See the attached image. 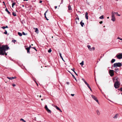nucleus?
Listing matches in <instances>:
<instances>
[{
	"instance_id": "nucleus-1",
	"label": "nucleus",
	"mask_w": 122,
	"mask_h": 122,
	"mask_svg": "<svg viewBox=\"0 0 122 122\" xmlns=\"http://www.w3.org/2000/svg\"><path fill=\"white\" fill-rule=\"evenodd\" d=\"M9 48V47L7 45H2L1 47L0 44V55H6L7 54L5 53V51L8 50Z\"/></svg>"
},
{
	"instance_id": "nucleus-2",
	"label": "nucleus",
	"mask_w": 122,
	"mask_h": 122,
	"mask_svg": "<svg viewBox=\"0 0 122 122\" xmlns=\"http://www.w3.org/2000/svg\"><path fill=\"white\" fill-rule=\"evenodd\" d=\"M118 78L117 77H115L114 78V79L116 80V81L114 84V86L116 88H117L119 86V82L117 80Z\"/></svg>"
},
{
	"instance_id": "nucleus-3",
	"label": "nucleus",
	"mask_w": 122,
	"mask_h": 122,
	"mask_svg": "<svg viewBox=\"0 0 122 122\" xmlns=\"http://www.w3.org/2000/svg\"><path fill=\"white\" fill-rule=\"evenodd\" d=\"M113 66L114 67H120L122 66V64L121 63L118 62L115 63L113 64Z\"/></svg>"
},
{
	"instance_id": "nucleus-4",
	"label": "nucleus",
	"mask_w": 122,
	"mask_h": 122,
	"mask_svg": "<svg viewBox=\"0 0 122 122\" xmlns=\"http://www.w3.org/2000/svg\"><path fill=\"white\" fill-rule=\"evenodd\" d=\"M91 97H92V98H93V99L96 101L97 103L99 104V103L98 102V101L97 99V97H95L94 96L92 95H91Z\"/></svg>"
},
{
	"instance_id": "nucleus-5",
	"label": "nucleus",
	"mask_w": 122,
	"mask_h": 122,
	"mask_svg": "<svg viewBox=\"0 0 122 122\" xmlns=\"http://www.w3.org/2000/svg\"><path fill=\"white\" fill-rule=\"evenodd\" d=\"M87 46L89 50L91 51H94L95 49V48L94 47H93L91 48V46L89 45H88Z\"/></svg>"
},
{
	"instance_id": "nucleus-6",
	"label": "nucleus",
	"mask_w": 122,
	"mask_h": 122,
	"mask_svg": "<svg viewBox=\"0 0 122 122\" xmlns=\"http://www.w3.org/2000/svg\"><path fill=\"white\" fill-rule=\"evenodd\" d=\"M114 71L113 70H110L109 71V73L110 74V76H113L114 75Z\"/></svg>"
},
{
	"instance_id": "nucleus-7",
	"label": "nucleus",
	"mask_w": 122,
	"mask_h": 122,
	"mask_svg": "<svg viewBox=\"0 0 122 122\" xmlns=\"http://www.w3.org/2000/svg\"><path fill=\"white\" fill-rule=\"evenodd\" d=\"M76 16H77V17L75 19L76 23V24H78L79 23V18L77 15H76Z\"/></svg>"
},
{
	"instance_id": "nucleus-8",
	"label": "nucleus",
	"mask_w": 122,
	"mask_h": 122,
	"mask_svg": "<svg viewBox=\"0 0 122 122\" xmlns=\"http://www.w3.org/2000/svg\"><path fill=\"white\" fill-rule=\"evenodd\" d=\"M117 57L118 59H120L122 58V53L119 54L117 56Z\"/></svg>"
},
{
	"instance_id": "nucleus-9",
	"label": "nucleus",
	"mask_w": 122,
	"mask_h": 122,
	"mask_svg": "<svg viewBox=\"0 0 122 122\" xmlns=\"http://www.w3.org/2000/svg\"><path fill=\"white\" fill-rule=\"evenodd\" d=\"M119 114H116L114 115V116L113 117V118L114 119H116L118 117Z\"/></svg>"
},
{
	"instance_id": "nucleus-10",
	"label": "nucleus",
	"mask_w": 122,
	"mask_h": 122,
	"mask_svg": "<svg viewBox=\"0 0 122 122\" xmlns=\"http://www.w3.org/2000/svg\"><path fill=\"white\" fill-rule=\"evenodd\" d=\"M112 17H115V14H118L117 12H112Z\"/></svg>"
},
{
	"instance_id": "nucleus-11",
	"label": "nucleus",
	"mask_w": 122,
	"mask_h": 122,
	"mask_svg": "<svg viewBox=\"0 0 122 122\" xmlns=\"http://www.w3.org/2000/svg\"><path fill=\"white\" fill-rule=\"evenodd\" d=\"M88 13L87 12H86L85 13V17L86 18L87 20H88Z\"/></svg>"
},
{
	"instance_id": "nucleus-12",
	"label": "nucleus",
	"mask_w": 122,
	"mask_h": 122,
	"mask_svg": "<svg viewBox=\"0 0 122 122\" xmlns=\"http://www.w3.org/2000/svg\"><path fill=\"white\" fill-rule=\"evenodd\" d=\"M7 78L9 79L10 80H12L14 79L15 78H16V77L15 76L14 77H7Z\"/></svg>"
},
{
	"instance_id": "nucleus-13",
	"label": "nucleus",
	"mask_w": 122,
	"mask_h": 122,
	"mask_svg": "<svg viewBox=\"0 0 122 122\" xmlns=\"http://www.w3.org/2000/svg\"><path fill=\"white\" fill-rule=\"evenodd\" d=\"M34 29H35V32L36 33H38L39 32V31L38 29L37 28H34Z\"/></svg>"
},
{
	"instance_id": "nucleus-14",
	"label": "nucleus",
	"mask_w": 122,
	"mask_h": 122,
	"mask_svg": "<svg viewBox=\"0 0 122 122\" xmlns=\"http://www.w3.org/2000/svg\"><path fill=\"white\" fill-rule=\"evenodd\" d=\"M82 20L80 22V24L82 26V27H83L84 26V23L82 22Z\"/></svg>"
},
{
	"instance_id": "nucleus-15",
	"label": "nucleus",
	"mask_w": 122,
	"mask_h": 122,
	"mask_svg": "<svg viewBox=\"0 0 122 122\" xmlns=\"http://www.w3.org/2000/svg\"><path fill=\"white\" fill-rule=\"evenodd\" d=\"M47 112L49 113H51V111L49 110L48 108L46 110Z\"/></svg>"
},
{
	"instance_id": "nucleus-16",
	"label": "nucleus",
	"mask_w": 122,
	"mask_h": 122,
	"mask_svg": "<svg viewBox=\"0 0 122 122\" xmlns=\"http://www.w3.org/2000/svg\"><path fill=\"white\" fill-rule=\"evenodd\" d=\"M112 18L111 20L113 21H115L116 20L115 18V17H112Z\"/></svg>"
},
{
	"instance_id": "nucleus-17",
	"label": "nucleus",
	"mask_w": 122,
	"mask_h": 122,
	"mask_svg": "<svg viewBox=\"0 0 122 122\" xmlns=\"http://www.w3.org/2000/svg\"><path fill=\"white\" fill-rule=\"evenodd\" d=\"M26 49L27 50V53H30V52L29 51L30 49L27 48H26Z\"/></svg>"
},
{
	"instance_id": "nucleus-18",
	"label": "nucleus",
	"mask_w": 122,
	"mask_h": 122,
	"mask_svg": "<svg viewBox=\"0 0 122 122\" xmlns=\"http://www.w3.org/2000/svg\"><path fill=\"white\" fill-rule=\"evenodd\" d=\"M97 114L98 115H100V112H99V110H97Z\"/></svg>"
},
{
	"instance_id": "nucleus-19",
	"label": "nucleus",
	"mask_w": 122,
	"mask_h": 122,
	"mask_svg": "<svg viewBox=\"0 0 122 122\" xmlns=\"http://www.w3.org/2000/svg\"><path fill=\"white\" fill-rule=\"evenodd\" d=\"M5 11L7 12L9 14H10V13L8 11V9L7 8H6L5 9Z\"/></svg>"
},
{
	"instance_id": "nucleus-20",
	"label": "nucleus",
	"mask_w": 122,
	"mask_h": 122,
	"mask_svg": "<svg viewBox=\"0 0 122 122\" xmlns=\"http://www.w3.org/2000/svg\"><path fill=\"white\" fill-rule=\"evenodd\" d=\"M59 55H60V57H61V59L63 60H63V58L61 56V53H60V52H59Z\"/></svg>"
},
{
	"instance_id": "nucleus-21",
	"label": "nucleus",
	"mask_w": 122,
	"mask_h": 122,
	"mask_svg": "<svg viewBox=\"0 0 122 122\" xmlns=\"http://www.w3.org/2000/svg\"><path fill=\"white\" fill-rule=\"evenodd\" d=\"M80 64L82 66L84 64V61H82L80 63Z\"/></svg>"
},
{
	"instance_id": "nucleus-22",
	"label": "nucleus",
	"mask_w": 122,
	"mask_h": 122,
	"mask_svg": "<svg viewBox=\"0 0 122 122\" xmlns=\"http://www.w3.org/2000/svg\"><path fill=\"white\" fill-rule=\"evenodd\" d=\"M115 61V59H112L111 61V62L113 63Z\"/></svg>"
},
{
	"instance_id": "nucleus-23",
	"label": "nucleus",
	"mask_w": 122,
	"mask_h": 122,
	"mask_svg": "<svg viewBox=\"0 0 122 122\" xmlns=\"http://www.w3.org/2000/svg\"><path fill=\"white\" fill-rule=\"evenodd\" d=\"M18 34L20 36H21L22 35V34L20 32H18Z\"/></svg>"
},
{
	"instance_id": "nucleus-24",
	"label": "nucleus",
	"mask_w": 122,
	"mask_h": 122,
	"mask_svg": "<svg viewBox=\"0 0 122 122\" xmlns=\"http://www.w3.org/2000/svg\"><path fill=\"white\" fill-rule=\"evenodd\" d=\"M86 84V85L87 86H88L89 85V84L87 83V82L86 81H85L84 82Z\"/></svg>"
},
{
	"instance_id": "nucleus-25",
	"label": "nucleus",
	"mask_w": 122,
	"mask_h": 122,
	"mask_svg": "<svg viewBox=\"0 0 122 122\" xmlns=\"http://www.w3.org/2000/svg\"><path fill=\"white\" fill-rule=\"evenodd\" d=\"M12 15L14 16H15L16 15V13L14 12H13Z\"/></svg>"
},
{
	"instance_id": "nucleus-26",
	"label": "nucleus",
	"mask_w": 122,
	"mask_h": 122,
	"mask_svg": "<svg viewBox=\"0 0 122 122\" xmlns=\"http://www.w3.org/2000/svg\"><path fill=\"white\" fill-rule=\"evenodd\" d=\"M15 2L13 3L12 4V7H13L15 5Z\"/></svg>"
},
{
	"instance_id": "nucleus-27",
	"label": "nucleus",
	"mask_w": 122,
	"mask_h": 122,
	"mask_svg": "<svg viewBox=\"0 0 122 122\" xmlns=\"http://www.w3.org/2000/svg\"><path fill=\"white\" fill-rule=\"evenodd\" d=\"M103 15H102L99 17V18L101 19H103Z\"/></svg>"
},
{
	"instance_id": "nucleus-28",
	"label": "nucleus",
	"mask_w": 122,
	"mask_h": 122,
	"mask_svg": "<svg viewBox=\"0 0 122 122\" xmlns=\"http://www.w3.org/2000/svg\"><path fill=\"white\" fill-rule=\"evenodd\" d=\"M68 10H71V7L70 5H69L68 6Z\"/></svg>"
},
{
	"instance_id": "nucleus-29",
	"label": "nucleus",
	"mask_w": 122,
	"mask_h": 122,
	"mask_svg": "<svg viewBox=\"0 0 122 122\" xmlns=\"http://www.w3.org/2000/svg\"><path fill=\"white\" fill-rule=\"evenodd\" d=\"M55 107L58 110H59L60 108L57 106H55Z\"/></svg>"
},
{
	"instance_id": "nucleus-30",
	"label": "nucleus",
	"mask_w": 122,
	"mask_h": 122,
	"mask_svg": "<svg viewBox=\"0 0 122 122\" xmlns=\"http://www.w3.org/2000/svg\"><path fill=\"white\" fill-rule=\"evenodd\" d=\"M51 51V49H50L48 51V52L49 53H50Z\"/></svg>"
},
{
	"instance_id": "nucleus-31",
	"label": "nucleus",
	"mask_w": 122,
	"mask_h": 122,
	"mask_svg": "<svg viewBox=\"0 0 122 122\" xmlns=\"http://www.w3.org/2000/svg\"><path fill=\"white\" fill-rule=\"evenodd\" d=\"M20 121H22L24 122H26V121L22 118L20 119Z\"/></svg>"
},
{
	"instance_id": "nucleus-32",
	"label": "nucleus",
	"mask_w": 122,
	"mask_h": 122,
	"mask_svg": "<svg viewBox=\"0 0 122 122\" xmlns=\"http://www.w3.org/2000/svg\"><path fill=\"white\" fill-rule=\"evenodd\" d=\"M115 72H118V69H115Z\"/></svg>"
},
{
	"instance_id": "nucleus-33",
	"label": "nucleus",
	"mask_w": 122,
	"mask_h": 122,
	"mask_svg": "<svg viewBox=\"0 0 122 122\" xmlns=\"http://www.w3.org/2000/svg\"><path fill=\"white\" fill-rule=\"evenodd\" d=\"M45 108L46 110L48 108L47 107V105H45Z\"/></svg>"
},
{
	"instance_id": "nucleus-34",
	"label": "nucleus",
	"mask_w": 122,
	"mask_h": 122,
	"mask_svg": "<svg viewBox=\"0 0 122 122\" xmlns=\"http://www.w3.org/2000/svg\"><path fill=\"white\" fill-rule=\"evenodd\" d=\"M72 74V75L73 77V78H74L76 80V78H75V76H74L72 74Z\"/></svg>"
},
{
	"instance_id": "nucleus-35",
	"label": "nucleus",
	"mask_w": 122,
	"mask_h": 122,
	"mask_svg": "<svg viewBox=\"0 0 122 122\" xmlns=\"http://www.w3.org/2000/svg\"><path fill=\"white\" fill-rule=\"evenodd\" d=\"M4 33L5 34H7V31L6 30H5V32H4Z\"/></svg>"
},
{
	"instance_id": "nucleus-36",
	"label": "nucleus",
	"mask_w": 122,
	"mask_h": 122,
	"mask_svg": "<svg viewBox=\"0 0 122 122\" xmlns=\"http://www.w3.org/2000/svg\"><path fill=\"white\" fill-rule=\"evenodd\" d=\"M88 88L90 89V91H92V89L91 88V87H90V86H88Z\"/></svg>"
},
{
	"instance_id": "nucleus-37",
	"label": "nucleus",
	"mask_w": 122,
	"mask_h": 122,
	"mask_svg": "<svg viewBox=\"0 0 122 122\" xmlns=\"http://www.w3.org/2000/svg\"><path fill=\"white\" fill-rule=\"evenodd\" d=\"M71 70H72L74 72L75 71H74L75 69L74 68H72L71 69Z\"/></svg>"
},
{
	"instance_id": "nucleus-38",
	"label": "nucleus",
	"mask_w": 122,
	"mask_h": 122,
	"mask_svg": "<svg viewBox=\"0 0 122 122\" xmlns=\"http://www.w3.org/2000/svg\"><path fill=\"white\" fill-rule=\"evenodd\" d=\"M12 41L14 43H15L16 41L15 40H12Z\"/></svg>"
},
{
	"instance_id": "nucleus-39",
	"label": "nucleus",
	"mask_w": 122,
	"mask_h": 122,
	"mask_svg": "<svg viewBox=\"0 0 122 122\" xmlns=\"http://www.w3.org/2000/svg\"><path fill=\"white\" fill-rule=\"evenodd\" d=\"M47 10H46V12H45V13H44V15H45V16H46V13H47Z\"/></svg>"
},
{
	"instance_id": "nucleus-40",
	"label": "nucleus",
	"mask_w": 122,
	"mask_h": 122,
	"mask_svg": "<svg viewBox=\"0 0 122 122\" xmlns=\"http://www.w3.org/2000/svg\"><path fill=\"white\" fill-rule=\"evenodd\" d=\"M1 28H2L3 29H5V26H3L1 27Z\"/></svg>"
},
{
	"instance_id": "nucleus-41",
	"label": "nucleus",
	"mask_w": 122,
	"mask_h": 122,
	"mask_svg": "<svg viewBox=\"0 0 122 122\" xmlns=\"http://www.w3.org/2000/svg\"><path fill=\"white\" fill-rule=\"evenodd\" d=\"M82 80L84 82L85 81H86L85 79L83 78H82Z\"/></svg>"
},
{
	"instance_id": "nucleus-42",
	"label": "nucleus",
	"mask_w": 122,
	"mask_h": 122,
	"mask_svg": "<svg viewBox=\"0 0 122 122\" xmlns=\"http://www.w3.org/2000/svg\"><path fill=\"white\" fill-rule=\"evenodd\" d=\"M32 48L34 49L36 51H37L35 47H33L31 48Z\"/></svg>"
},
{
	"instance_id": "nucleus-43",
	"label": "nucleus",
	"mask_w": 122,
	"mask_h": 122,
	"mask_svg": "<svg viewBox=\"0 0 122 122\" xmlns=\"http://www.w3.org/2000/svg\"><path fill=\"white\" fill-rule=\"evenodd\" d=\"M31 46L30 45L29 46V47H28L27 48H28L29 49H30V48H31Z\"/></svg>"
},
{
	"instance_id": "nucleus-44",
	"label": "nucleus",
	"mask_w": 122,
	"mask_h": 122,
	"mask_svg": "<svg viewBox=\"0 0 122 122\" xmlns=\"http://www.w3.org/2000/svg\"><path fill=\"white\" fill-rule=\"evenodd\" d=\"M22 33L23 35H26L25 34L24 32H23Z\"/></svg>"
},
{
	"instance_id": "nucleus-45",
	"label": "nucleus",
	"mask_w": 122,
	"mask_h": 122,
	"mask_svg": "<svg viewBox=\"0 0 122 122\" xmlns=\"http://www.w3.org/2000/svg\"><path fill=\"white\" fill-rule=\"evenodd\" d=\"M102 21H100L99 22V23L100 24H102Z\"/></svg>"
},
{
	"instance_id": "nucleus-46",
	"label": "nucleus",
	"mask_w": 122,
	"mask_h": 122,
	"mask_svg": "<svg viewBox=\"0 0 122 122\" xmlns=\"http://www.w3.org/2000/svg\"><path fill=\"white\" fill-rule=\"evenodd\" d=\"M117 39H119L121 40V38H120L119 37H118L117 38Z\"/></svg>"
},
{
	"instance_id": "nucleus-47",
	"label": "nucleus",
	"mask_w": 122,
	"mask_h": 122,
	"mask_svg": "<svg viewBox=\"0 0 122 122\" xmlns=\"http://www.w3.org/2000/svg\"><path fill=\"white\" fill-rule=\"evenodd\" d=\"M71 95L72 96H73L74 95V94H71Z\"/></svg>"
},
{
	"instance_id": "nucleus-48",
	"label": "nucleus",
	"mask_w": 122,
	"mask_h": 122,
	"mask_svg": "<svg viewBox=\"0 0 122 122\" xmlns=\"http://www.w3.org/2000/svg\"><path fill=\"white\" fill-rule=\"evenodd\" d=\"M12 85L13 86H15L16 85L14 84H12Z\"/></svg>"
},
{
	"instance_id": "nucleus-49",
	"label": "nucleus",
	"mask_w": 122,
	"mask_h": 122,
	"mask_svg": "<svg viewBox=\"0 0 122 122\" xmlns=\"http://www.w3.org/2000/svg\"><path fill=\"white\" fill-rule=\"evenodd\" d=\"M74 73H75V74L76 75H77V74L76 73L75 71L74 72Z\"/></svg>"
},
{
	"instance_id": "nucleus-50",
	"label": "nucleus",
	"mask_w": 122,
	"mask_h": 122,
	"mask_svg": "<svg viewBox=\"0 0 122 122\" xmlns=\"http://www.w3.org/2000/svg\"><path fill=\"white\" fill-rule=\"evenodd\" d=\"M59 111H60L61 112H62V111H61V110L60 109H59Z\"/></svg>"
},
{
	"instance_id": "nucleus-51",
	"label": "nucleus",
	"mask_w": 122,
	"mask_h": 122,
	"mask_svg": "<svg viewBox=\"0 0 122 122\" xmlns=\"http://www.w3.org/2000/svg\"><path fill=\"white\" fill-rule=\"evenodd\" d=\"M66 84H67L68 85L69 84V83L68 82H67L66 83Z\"/></svg>"
},
{
	"instance_id": "nucleus-52",
	"label": "nucleus",
	"mask_w": 122,
	"mask_h": 122,
	"mask_svg": "<svg viewBox=\"0 0 122 122\" xmlns=\"http://www.w3.org/2000/svg\"><path fill=\"white\" fill-rule=\"evenodd\" d=\"M5 28H8V26H5Z\"/></svg>"
},
{
	"instance_id": "nucleus-53",
	"label": "nucleus",
	"mask_w": 122,
	"mask_h": 122,
	"mask_svg": "<svg viewBox=\"0 0 122 122\" xmlns=\"http://www.w3.org/2000/svg\"><path fill=\"white\" fill-rule=\"evenodd\" d=\"M117 14V15H118V16H120V15L118 14H118Z\"/></svg>"
},
{
	"instance_id": "nucleus-54",
	"label": "nucleus",
	"mask_w": 122,
	"mask_h": 122,
	"mask_svg": "<svg viewBox=\"0 0 122 122\" xmlns=\"http://www.w3.org/2000/svg\"><path fill=\"white\" fill-rule=\"evenodd\" d=\"M3 3L4 4V5H5V6H6L5 5V2L4 1L3 2Z\"/></svg>"
},
{
	"instance_id": "nucleus-55",
	"label": "nucleus",
	"mask_w": 122,
	"mask_h": 122,
	"mask_svg": "<svg viewBox=\"0 0 122 122\" xmlns=\"http://www.w3.org/2000/svg\"><path fill=\"white\" fill-rule=\"evenodd\" d=\"M57 6H55V9H56L57 8Z\"/></svg>"
},
{
	"instance_id": "nucleus-56",
	"label": "nucleus",
	"mask_w": 122,
	"mask_h": 122,
	"mask_svg": "<svg viewBox=\"0 0 122 122\" xmlns=\"http://www.w3.org/2000/svg\"><path fill=\"white\" fill-rule=\"evenodd\" d=\"M42 2V1H40L39 2H40V3H41Z\"/></svg>"
},
{
	"instance_id": "nucleus-57",
	"label": "nucleus",
	"mask_w": 122,
	"mask_h": 122,
	"mask_svg": "<svg viewBox=\"0 0 122 122\" xmlns=\"http://www.w3.org/2000/svg\"><path fill=\"white\" fill-rule=\"evenodd\" d=\"M120 90L122 92V88H121Z\"/></svg>"
},
{
	"instance_id": "nucleus-58",
	"label": "nucleus",
	"mask_w": 122,
	"mask_h": 122,
	"mask_svg": "<svg viewBox=\"0 0 122 122\" xmlns=\"http://www.w3.org/2000/svg\"><path fill=\"white\" fill-rule=\"evenodd\" d=\"M46 19L47 20H49V19H47V18H46Z\"/></svg>"
},
{
	"instance_id": "nucleus-59",
	"label": "nucleus",
	"mask_w": 122,
	"mask_h": 122,
	"mask_svg": "<svg viewBox=\"0 0 122 122\" xmlns=\"http://www.w3.org/2000/svg\"><path fill=\"white\" fill-rule=\"evenodd\" d=\"M52 106H54V107H55V105H53V104H52Z\"/></svg>"
},
{
	"instance_id": "nucleus-60",
	"label": "nucleus",
	"mask_w": 122,
	"mask_h": 122,
	"mask_svg": "<svg viewBox=\"0 0 122 122\" xmlns=\"http://www.w3.org/2000/svg\"><path fill=\"white\" fill-rule=\"evenodd\" d=\"M28 0H24V1H28Z\"/></svg>"
},
{
	"instance_id": "nucleus-61",
	"label": "nucleus",
	"mask_w": 122,
	"mask_h": 122,
	"mask_svg": "<svg viewBox=\"0 0 122 122\" xmlns=\"http://www.w3.org/2000/svg\"><path fill=\"white\" fill-rule=\"evenodd\" d=\"M35 81L36 82V84H37V85L38 86V84L37 83L36 81Z\"/></svg>"
},
{
	"instance_id": "nucleus-62",
	"label": "nucleus",
	"mask_w": 122,
	"mask_h": 122,
	"mask_svg": "<svg viewBox=\"0 0 122 122\" xmlns=\"http://www.w3.org/2000/svg\"><path fill=\"white\" fill-rule=\"evenodd\" d=\"M45 17L46 18H47V17H46V16H45Z\"/></svg>"
},
{
	"instance_id": "nucleus-63",
	"label": "nucleus",
	"mask_w": 122,
	"mask_h": 122,
	"mask_svg": "<svg viewBox=\"0 0 122 122\" xmlns=\"http://www.w3.org/2000/svg\"><path fill=\"white\" fill-rule=\"evenodd\" d=\"M107 19H109V17H107Z\"/></svg>"
},
{
	"instance_id": "nucleus-64",
	"label": "nucleus",
	"mask_w": 122,
	"mask_h": 122,
	"mask_svg": "<svg viewBox=\"0 0 122 122\" xmlns=\"http://www.w3.org/2000/svg\"><path fill=\"white\" fill-rule=\"evenodd\" d=\"M41 97V95H40V97Z\"/></svg>"
}]
</instances>
